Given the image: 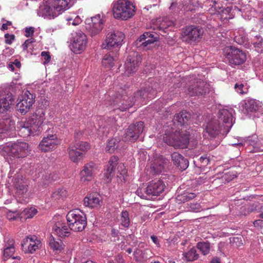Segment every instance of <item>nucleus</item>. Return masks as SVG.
<instances>
[{
	"instance_id": "nucleus-1",
	"label": "nucleus",
	"mask_w": 263,
	"mask_h": 263,
	"mask_svg": "<svg viewBox=\"0 0 263 263\" xmlns=\"http://www.w3.org/2000/svg\"><path fill=\"white\" fill-rule=\"evenodd\" d=\"M156 94V91L152 88L141 90L137 92L134 97H129L128 96H122L121 98L116 97V100H114L109 105L116 106L121 111H124L131 107L137 101L142 102L146 99H152Z\"/></svg>"
},
{
	"instance_id": "nucleus-63",
	"label": "nucleus",
	"mask_w": 263,
	"mask_h": 263,
	"mask_svg": "<svg viewBox=\"0 0 263 263\" xmlns=\"http://www.w3.org/2000/svg\"><path fill=\"white\" fill-rule=\"evenodd\" d=\"M253 224L254 226L256 227L263 228V220L261 219H258L255 220Z\"/></svg>"
},
{
	"instance_id": "nucleus-59",
	"label": "nucleus",
	"mask_w": 263,
	"mask_h": 263,
	"mask_svg": "<svg viewBox=\"0 0 263 263\" xmlns=\"http://www.w3.org/2000/svg\"><path fill=\"white\" fill-rule=\"evenodd\" d=\"M34 32V28L32 27L26 28L25 29V36L27 37L31 36Z\"/></svg>"
},
{
	"instance_id": "nucleus-35",
	"label": "nucleus",
	"mask_w": 263,
	"mask_h": 263,
	"mask_svg": "<svg viewBox=\"0 0 263 263\" xmlns=\"http://www.w3.org/2000/svg\"><path fill=\"white\" fill-rule=\"evenodd\" d=\"M173 24V22L170 20L169 18L167 17L159 18L157 19L156 22V25L157 27L160 30H164V29H166L168 27H170Z\"/></svg>"
},
{
	"instance_id": "nucleus-52",
	"label": "nucleus",
	"mask_w": 263,
	"mask_h": 263,
	"mask_svg": "<svg viewBox=\"0 0 263 263\" xmlns=\"http://www.w3.org/2000/svg\"><path fill=\"white\" fill-rule=\"evenodd\" d=\"M138 159L141 162L145 161L147 158L149 157V156H147V152L143 149L139 150L138 151Z\"/></svg>"
},
{
	"instance_id": "nucleus-55",
	"label": "nucleus",
	"mask_w": 263,
	"mask_h": 263,
	"mask_svg": "<svg viewBox=\"0 0 263 263\" xmlns=\"http://www.w3.org/2000/svg\"><path fill=\"white\" fill-rule=\"evenodd\" d=\"M5 43L7 44L11 45L12 41L15 39V36L14 34H9L8 33L5 34Z\"/></svg>"
},
{
	"instance_id": "nucleus-53",
	"label": "nucleus",
	"mask_w": 263,
	"mask_h": 263,
	"mask_svg": "<svg viewBox=\"0 0 263 263\" xmlns=\"http://www.w3.org/2000/svg\"><path fill=\"white\" fill-rule=\"evenodd\" d=\"M212 3H213V5L212 6V7L214 8L217 12L220 13L221 12H223V11H224L223 8L221 6V5H219L215 1H213Z\"/></svg>"
},
{
	"instance_id": "nucleus-33",
	"label": "nucleus",
	"mask_w": 263,
	"mask_h": 263,
	"mask_svg": "<svg viewBox=\"0 0 263 263\" xmlns=\"http://www.w3.org/2000/svg\"><path fill=\"white\" fill-rule=\"evenodd\" d=\"M85 206L95 208L99 205L100 199L97 195L91 194L86 197L83 200Z\"/></svg>"
},
{
	"instance_id": "nucleus-43",
	"label": "nucleus",
	"mask_w": 263,
	"mask_h": 263,
	"mask_svg": "<svg viewBox=\"0 0 263 263\" xmlns=\"http://www.w3.org/2000/svg\"><path fill=\"white\" fill-rule=\"evenodd\" d=\"M53 10L55 9L51 6V2L49 4H46L44 5L41 8V12L45 17L53 15Z\"/></svg>"
},
{
	"instance_id": "nucleus-34",
	"label": "nucleus",
	"mask_w": 263,
	"mask_h": 263,
	"mask_svg": "<svg viewBox=\"0 0 263 263\" xmlns=\"http://www.w3.org/2000/svg\"><path fill=\"white\" fill-rule=\"evenodd\" d=\"M191 118V115L187 112H181L176 114L173 119L174 123H177L178 125H183L187 123Z\"/></svg>"
},
{
	"instance_id": "nucleus-22",
	"label": "nucleus",
	"mask_w": 263,
	"mask_h": 263,
	"mask_svg": "<svg viewBox=\"0 0 263 263\" xmlns=\"http://www.w3.org/2000/svg\"><path fill=\"white\" fill-rule=\"evenodd\" d=\"M220 123L216 119H213L209 122L206 126V133L212 137H215L221 133L222 131L224 132L223 127L220 125ZM223 133H224L223 132Z\"/></svg>"
},
{
	"instance_id": "nucleus-27",
	"label": "nucleus",
	"mask_w": 263,
	"mask_h": 263,
	"mask_svg": "<svg viewBox=\"0 0 263 263\" xmlns=\"http://www.w3.org/2000/svg\"><path fill=\"white\" fill-rule=\"evenodd\" d=\"M57 235L61 238H64L69 236L70 234V229L69 224L67 225L65 223L60 221L57 222L53 227Z\"/></svg>"
},
{
	"instance_id": "nucleus-13",
	"label": "nucleus",
	"mask_w": 263,
	"mask_h": 263,
	"mask_svg": "<svg viewBox=\"0 0 263 263\" xmlns=\"http://www.w3.org/2000/svg\"><path fill=\"white\" fill-rule=\"evenodd\" d=\"M124 38V34L120 31L109 32L102 45L103 49H110L112 47L121 46Z\"/></svg>"
},
{
	"instance_id": "nucleus-62",
	"label": "nucleus",
	"mask_w": 263,
	"mask_h": 263,
	"mask_svg": "<svg viewBox=\"0 0 263 263\" xmlns=\"http://www.w3.org/2000/svg\"><path fill=\"white\" fill-rule=\"evenodd\" d=\"M151 238L153 242L156 245V247L159 248L160 247V245L159 243V241L158 240V237L155 235H152L151 236Z\"/></svg>"
},
{
	"instance_id": "nucleus-32",
	"label": "nucleus",
	"mask_w": 263,
	"mask_h": 263,
	"mask_svg": "<svg viewBox=\"0 0 263 263\" xmlns=\"http://www.w3.org/2000/svg\"><path fill=\"white\" fill-rule=\"evenodd\" d=\"M157 37L154 36V35L151 32H145L139 38L140 42H142V45L146 47L149 44L154 43L157 41Z\"/></svg>"
},
{
	"instance_id": "nucleus-24",
	"label": "nucleus",
	"mask_w": 263,
	"mask_h": 263,
	"mask_svg": "<svg viewBox=\"0 0 263 263\" xmlns=\"http://www.w3.org/2000/svg\"><path fill=\"white\" fill-rule=\"evenodd\" d=\"M164 161L165 160L160 156L157 157L151 164L149 169L147 168L146 173L149 172V175H153L161 173L164 168Z\"/></svg>"
},
{
	"instance_id": "nucleus-14",
	"label": "nucleus",
	"mask_w": 263,
	"mask_h": 263,
	"mask_svg": "<svg viewBox=\"0 0 263 263\" xmlns=\"http://www.w3.org/2000/svg\"><path fill=\"white\" fill-rule=\"evenodd\" d=\"M209 89V84L203 81L197 80L189 86L187 93L191 96H202L208 93Z\"/></svg>"
},
{
	"instance_id": "nucleus-16",
	"label": "nucleus",
	"mask_w": 263,
	"mask_h": 263,
	"mask_svg": "<svg viewBox=\"0 0 263 263\" xmlns=\"http://www.w3.org/2000/svg\"><path fill=\"white\" fill-rule=\"evenodd\" d=\"M34 125L32 124L29 118L25 121H21L17 123V129L18 134L23 138L28 137L30 135H35L38 130H33Z\"/></svg>"
},
{
	"instance_id": "nucleus-60",
	"label": "nucleus",
	"mask_w": 263,
	"mask_h": 263,
	"mask_svg": "<svg viewBox=\"0 0 263 263\" xmlns=\"http://www.w3.org/2000/svg\"><path fill=\"white\" fill-rule=\"evenodd\" d=\"M118 171L120 172V175L124 176L127 173V171L125 168V166L122 164H120L118 167Z\"/></svg>"
},
{
	"instance_id": "nucleus-39",
	"label": "nucleus",
	"mask_w": 263,
	"mask_h": 263,
	"mask_svg": "<svg viewBox=\"0 0 263 263\" xmlns=\"http://www.w3.org/2000/svg\"><path fill=\"white\" fill-rule=\"evenodd\" d=\"M120 222L122 226L127 228L130 224L129 213L127 211H123L120 215Z\"/></svg>"
},
{
	"instance_id": "nucleus-21",
	"label": "nucleus",
	"mask_w": 263,
	"mask_h": 263,
	"mask_svg": "<svg viewBox=\"0 0 263 263\" xmlns=\"http://www.w3.org/2000/svg\"><path fill=\"white\" fill-rule=\"evenodd\" d=\"M165 185L160 180H154L147 186V193L152 196H158L164 189Z\"/></svg>"
},
{
	"instance_id": "nucleus-31",
	"label": "nucleus",
	"mask_w": 263,
	"mask_h": 263,
	"mask_svg": "<svg viewBox=\"0 0 263 263\" xmlns=\"http://www.w3.org/2000/svg\"><path fill=\"white\" fill-rule=\"evenodd\" d=\"M97 171V166L93 162H90L87 164L83 168V178L85 177V180H90L93 175Z\"/></svg>"
},
{
	"instance_id": "nucleus-3",
	"label": "nucleus",
	"mask_w": 263,
	"mask_h": 263,
	"mask_svg": "<svg viewBox=\"0 0 263 263\" xmlns=\"http://www.w3.org/2000/svg\"><path fill=\"white\" fill-rule=\"evenodd\" d=\"M112 11L115 18L127 20L134 15L136 7L129 1L119 0L112 4Z\"/></svg>"
},
{
	"instance_id": "nucleus-48",
	"label": "nucleus",
	"mask_w": 263,
	"mask_h": 263,
	"mask_svg": "<svg viewBox=\"0 0 263 263\" xmlns=\"http://www.w3.org/2000/svg\"><path fill=\"white\" fill-rule=\"evenodd\" d=\"M146 190L147 187L146 188L139 187L136 191V194L140 198L147 199H148V196L151 195L147 193Z\"/></svg>"
},
{
	"instance_id": "nucleus-17",
	"label": "nucleus",
	"mask_w": 263,
	"mask_h": 263,
	"mask_svg": "<svg viewBox=\"0 0 263 263\" xmlns=\"http://www.w3.org/2000/svg\"><path fill=\"white\" fill-rule=\"evenodd\" d=\"M140 60L137 53H133L128 57L125 63V73L127 76H129L137 71Z\"/></svg>"
},
{
	"instance_id": "nucleus-50",
	"label": "nucleus",
	"mask_w": 263,
	"mask_h": 263,
	"mask_svg": "<svg viewBox=\"0 0 263 263\" xmlns=\"http://www.w3.org/2000/svg\"><path fill=\"white\" fill-rule=\"evenodd\" d=\"M256 37L258 39V42H254L253 45L254 47L256 48V50L258 52H260L262 51V49H263V42L262 39L260 37V36L256 35Z\"/></svg>"
},
{
	"instance_id": "nucleus-54",
	"label": "nucleus",
	"mask_w": 263,
	"mask_h": 263,
	"mask_svg": "<svg viewBox=\"0 0 263 263\" xmlns=\"http://www.w3.org/2000/svg\"><path fill=\"white\" fill-rule=\"evenodd\" d=\"M263 152V140L258 139L257 144L255 146V152Z\"/></svg>"
},
{
	"instance_id": "nucleus-7",
	"label": "nucleus",
	"mask_w": 263,
	"mask_h": 263,
	"mask_svg": "<svg viewBox=\"0 0 263 263\" xmlns=\"http://www.w3.org/2000/svg\"><path fill=\"white\" fill-rule=\"evenodd\" d=\"M103 15L98 14L85 20L86 30L91 36L96 35L102 30L105 21Z\"/></svg>"
},
{
	"instance_id": "nucleus-2",
	"label": "nucleus",
	"mask_w": 263,
	"mask_h": 263,
	"mask_svg": "<svg viewBox=\"0 0 263 263\" xmlns=\"http://www.w3.org/2000/svg\"><path fill=\"white\" fill-rule=\"evenodd\" d=\"M14 102V98L12 93L0 91V113L4 114L9 111ZM14 126L15 122L11 118L0 120V139L2 134L14 128Z\"/></svg>"
},
{
	"instance_id": "nucleus-18",
	"label": "nucleus",
	"mask_w": 263,
	"mask_h": 263,
	"mask_svg": "<svg viewBox=\"0 0 263 263\" xmlns=\"http://www.w3.org/2000/svg\"><path fill=\"white\" fill-rule=\"evenodd\" d=\"M22 247L25 252L32 253L38 249L41 242L35 235L27 237L22 242Z\"/></svg>"
},
{
	"instance_id": "nucleus-42",
	"label": "nucleus",
	"mask_w": 263,
	"mask_h": 263,
	"mask_svg": "<svg viewBox=\"0 0 263 263\" xmlns=\"http://www.w3.org/2000/svg\"><path fill=\"white\" fill-rule=\"evenodd\" d=\"M114 61L115 59L113 58V57L109 53L108 54H106L104 55L103 60H102V64L106 68H111L114 65Z\"/></svg>"
},
{
	"instance_id": "nucleus-30",
	"label": "nucleus",
	"mask_w": 263,
	"mask_h": 263,
	"mask_svg": "<svg viewBox=\"0 0 263 263\" xmlns=\"http://www.w3.org/2000/svg\"><path fill=\"white\" fill-rule=\"evenodd\" d=\"M122 147V143L119 138H115L109 140L106 147V150L109 153H112L116 150Z\"/></svg>"
},
{
	"instance_id": "nucleus-15",
	"label": "nucleus",
	"mask_w": 263,
	"mask_h": 263,
	"mask_svg": "<svg viewBox=\"0 0 263 263\" xmlns=\"http://www.w3.org/2000/svg\"><path fill=\"white\" fill-rule=\"evenodd\" d=\"M144 130V122L140 121L129 126L125 132L124 140L134 142L137 140Z\"/></svg>"
},
{
	"instance_id": "nucleus-46",
	"label": "nucleus",
	"mask_w": 263,
	"mask_h": 263,
	"mask_svg": "<svg viewBox=\"0 0 263 263\" xmlns=\"http://www.w3.org/2000/svg\"><path fill=\"white\" fill-rule=\"evenodd\" d=\"M234 88L236 91L241 95L246 94L248 91V86L247 85H244L241 83H236L235 85Z\"/></svg>"
},
{
	"instance_id": "nucleus-29",
	"label": "nucleus",
	"mask_w": 263,
	"mask_h": 263,
	"mask_svg": "<svg viewBox=\"0 0 263 263\" xmlns=\"http://www.w3.org/2000/svg\"><path fill=\"white\" fill-rule=\"evenodd\" d=\"M71 0H51V6L57 11L68 9L71 6Z\"/></svg>"
},
{
	"instance_id": "nucleus-8",
	"label": "nucleus",
	"mask_w": 263,
	"mask_h": 263,
	"mask_svg": "<svg viewBox=\"0 0 263 263\" xmlns=\"http://www.w3.org/2000/svg\"><path fill=\"white\" fill-rule=\"evenodd\" d=\"M35 102V96L26 90L18 98L16 109L22 114L28 112Z\"/></svg>"
},
{
	"instance_id": "nucleus-44",
	"label": "nucleus",
	"mask_w": 263,
	"mask_h": 263,
	"mask_svg": "<svg viewBox=\"0 0 263 263\" xmlns=\"http://www.w3.org/2000/svg\"><path fill=\"white\" fill-rule=\"evenodd\" d=\"M15 251V248H4V257L5 258V259H7L10 257H12L13 259L17 258V257L13 256V255L14 254Z\"/></svg>"
},
{
	"instance_id": "nucleus-49",
	"label": "nucleus",
	"mask_w": 263,
	"mask_h": 263,
	"mask_svg": "<svg viewBox=\"0 0 263 263\" xmlns=\"http://www.w3.org/2000/svg\"><path fill=\"white\" fill-rule=\"evenodd\" d=\"M134 255L137 260H141L142 259H147L148 258L145 256L143 251L139 249H137L134 252Z\"/></svg>"
},
{
	"instance_id": "nucleus-6",
	"label": "nucleus",
	"mask_w": 263,
	"mask_h": 263,
	"mask_svg": "<svg viewBox=\"0 0 263 263\" xmlns=\"http://www.w3.org/2000/svg\"><path fill=\"white\" fill-rule=\"evenodd\" d=\"M224 55L231 65H239L246 60L245 52L233 46H228L223 50Z\"/></svg>"
},
{
	"instance_id": "nucleus-57",
	"label": "nucleus",
	"mask_w": 263,
	"mask_h": 263,
	"mask_svg": "<svg viewBox=\"0 0 263 263\" xmlns=\"http://www.w3.org/2000/svg\"><path fill=\"white\" fill-rule=\"evenodd\" d=\"M190 209L193 212H198L201 210V207L199 203H191L190 205Z\"/></svg>"
},
{
	"instance_id": "nucleus-19",
	"label": "nucleus",
	"mask_w": 263,
	"mask_h": 263,
	"mask_svg": "<svg viewBox=\"0 0 263 263\" xmlns=\"http://www.w3.org/2000/svg\"><path fill=\"white\" fill-rule=\"evenodd\" d=\"M67 151L69 159L73 162H77L81 159L82 157V141L76 140L74 143L69 146Z\"/></svg>"
},
{
	"instance_id": "nucleus-41",
	"label": "nucleus",
	"mask_w": 263,
	"mask_h": 263,
	"mask_svg": "<svg viewBox=\"0 0 263 263\" xmlns=\"http://www.w3.org/2000/svg\"><path fill=\"white\" fill-rule=\"evenodd\" d=\"M67 194V193L65 189H59L53 193L51 197L54 200H58L66 198Z\"/></svg>"
},
{
	"instance_id": "nucleus-9",
	"label": "nucleus",
	"mask_w": 263,
	"mask_h": 263,
	"mask_svg": "<svg viewBox=\"0 0 263 263\" xmlns=\"http://www.w3.org/2000/svg\"><path fill=\"white\" fill-rule=\"evenodd\" d=\"M203 33V29L196 26L190 25L183 28L182 31V40L189 43L198 41Z\"/></svg>"
},
{
	"instance_id": "nucleus-45",
	"label": "nucleus",
	"mask_w": 263,
	"mask_h": 263,
	"mask_svg": "<svg viewBox=\"0 0 263 263\" xmlns=\"http://www.w3.org/2000/svg\"><path fill=\"white\" fill-rule=\"evenodd\" d=\"M71 50L75 53H81L82 51V43L78 40L75 41L71 45Z\"/></svg>"
},
{
	"instance_id": "nucleus-23",
	"label": "nucleus",
	"mask_w": 263,
	"mask_h": 263,
	"mask_svg": "<svg viewBox=\"0 0 263 263\" xmlns=\"http://www.w3.org/2000/svg\"><path fill=\"white\" fill-rule=\"evenodd\" d=\"M241 104L243 112L250 114L258 109L260 103L255 99H248L242 102Z\"/></svg>"
},
{
	"instance_id": "nucleus-11",
	"label": "nucleus",
	"mask_w": 263,
	"mask_h": 263,
	"mask_svg": "<svg viewBox=\"0 0 263 263\" xmlns=\"http://www.w3.org/2000/svg\"><path fill=\"white\" fill-rule=\"evenodd\" d=\"M234 110L230 107L226 106L219 111L218 121L221 123L224 131L227 134L232 126L233 115L234 114Z\"/></svg>"
},
{
	"instance_id": "nucleus-58",
	"label": "nucleus",
	"mask_w": 263,
	"mask_h": 263,
	"mask_svg": "<svg viewBox=\"0 0 263 263\" xmlns=\"http://www.w3.org/2000/svg\"><path fill=\"white\" fill-rule=\"evenodd\" d=\"M18 217L16 212H9L7 214V218L9 220H14Z\"/></svg>"
},
{
	"instance_id": "nucleus-51",
	"label": "nucleus",
	"mask_w": 263,
	"mask_h": 263,
	"mask_svg": "<svg viewBox=\"0 0 263 263\" xmlns=\"http://www.w3.org/2000/svg\"><path fill=\"white\" fill-rule=\"evenodd\" d=\"M5 245L4 248H15L14 240L11 237H6L5 238Z\"/></svg>"
},
{
	"instance_id": "nucleus-20",
	"label": "nucleus",
	"mask_w": 263,
	"mask_h": 263,
	"mask_svg": "<svg viewBox=\"0 0 263 263\" xmlns=\"http://www.w3.org/2000/svg\"><path fill=\"white\" fill-rule=\"evenodd\" d=\"M45 115V114L42 109H38L32 116L29 118L32 124L34 125L33 130H38L40 132L41 129H43L44 127L45 129V125L44 124Z\"/></svg>"
},
{
	"instance_id": "nucleus-64",
	"label": "nucleus",
	"mask_w": 263,
	"mask_h": 263,
	"mask_svg": "<svg viewBox=\"0 0 263 263\" xmlns=\"http://www.w3.org/2000/svg\"><path fill=\"white\" fill-rule=\"evenodd\" d=\"M81 22H82V20H81V18L79 16H77L73 21L72 25H77L79 24L80 23H81Z\"/></svg>"
},
{
	"instance_id": "nucleus-5",
	"label": "nucleus",
	"mask_w": 263,
	"mask_h": 263,
	"mask_svg": "<svg viewBox=\"0 0 263 263\" xmlns=\"http://www.w3.org/2000/svg\"><path fill=\"white\" fill-rule=\"evenodd\" d=\"M4 150L10 157L13 158L26 157L30 152L28 144L25 142L8 143L4 147Z\"/></svg>"
},
{
	"instance_id": "nucleus-12",
	"label": "nucleus",
	"mask_w": 263,
	"mask_h": 263,
	"mask_svg": "<svg viewBox=\"0 0 263 263\" xmlns=\"http://www.w3.org/2000/svg\"><path fill=\"white\" fill-rule=\"evenodd\" d=\"M81 212L80 209H74L67 214L66 218L71 230L75 232L82 231V216L80 214Z\"/></svg>"
},
{
	"instance_id": "nucleus-40",
	"label": "nucleus",
	"mask_w": 263,
	"mask_h": 263,
	"mask_svg": "<svg viewBox=\"0 0 263 263\" xmlns=\"http://www.w3.org/2000/svg\"><path fill=\"white\" fill-rule=\"evenodd\" d=\"M49 245L52 249L61 251L63 249V242L61 240L58 239V240H56L51 235L49 237Z\"/></svg>"
},
{
	"instance_id": "nucleus-47",
	"label": "nucleus",
	"mask_w": 263,
	"mask_h": 263,
	"mask_svg": "<svg viewBox=\"0 0 263 263\" xmlns=\"http://www.w3.org/2000/svg\"><path fill=\"white\" fill-rule=\"evenodd\" d=\"M37 213V210L34 208L25 209L22 212V214L26 216L25 218H30L34 216Z\"/></svg>"
},
{
	"instance_id": "nucleus-25",
	"label": "nucleus",
	"mask_w": 263,
	"mask_h": 263,
	"mask_svg": "<svg viewBox=\"0 0 263 263\" xmlns=\"http://www.w3.org/2000/svg\"><path fill=\"white\" fill-rule=\"evenodd\" d=\"M13 184L20 195H23L27 192V182L21 174H17L14 178Z\"/></svg>"
},
{
	"instance_id": "nucleus-56",
	"label": "nucleus",
	"mask_w": 263,
	"mask_h": 263,
	"mask_svg": "<svg viewBox=\"0 0 263 263\" xmlns=\"http://www.w3.org/2000/svg\"><path fill=\"white\" fill-rule=\"evenodd\" d=\"M41 56L44 58L45 61L44 63L47 64L51 60V57L50 55V53L47 51H42L41 52Z\"/></svg>"
},
{
	"instance_id": "nucleus-61",
	"label": "nucleus",
	"mask_w": 263,
	"mask_h": 263,
	"mask_svg": "<svg viewBox=\"0 0 263 263\" xmlns=\"http://www.w3.org/2000/svg\"><path fill=\"white\" fill-rule=\"evenodd\" d=\"M258 138L256 137H252L249 140V144L251 145L254 148V152H255V146L257 144Z\"/></svg>"
},
{
	"instance_id": "nucleus-38",
	"label": "nucleus",
	"mask_w": 263,
	"mask_h": 263,
	"mask_svg": "<svg viewBox=\"0 0 263 263\" xmlns=\"http://www.w3.org/2000/svg\"><path fill=\"white\" fill-rule=\"evenodd\" d=\"M196 247L203 255H208L211 250V245L208 241H200L197 243Z\"/></svg>"
},
{
	"instance_id": "nucleus-4",
	"label": "nucleus",
	"mask_w": 263,
	"mask_h": 263,
	"mask_svg": "<svg viewBox=\"0 0 263 263\" xmlns=\"http://www.w3.org/2000/svg\"><path fill=\"white\" fill-rule=\"evenodd\" d=\"M189 132L176 131L175 132H166L163 140L167 145L176 148H183L187 147L189 142Z\"/></svg>"
},
{
	"instance_id": "nucleus-28",
	"label": "nucleus",
	"mask_w": 263,
	"mask_h": 263,
	"mask_svg": "<svg viewBox=\"0 0 263 263\" xmlns=\"http://www.w3.org/2000/svg\"><path fill=\"white\" fill-rule=\"evenodd\" d=\"M172 159L174 164L179 169L182 170H186L189 166V161L184 158L180 154L175 152L172 155Z\"/></svg>"
},
{
	"instance_id": "nucleus-26",
	"label": "nucleus",
	"mask_w": 263,
	"mask_h": 263,
	"mask_svg": "<svg viewBox=\"0 0 263 263\" xmlns=\"http://www.w3.org/2000/svg\"><path fill=\"white\" fill-rule=\"evenodd\" d=\"M118 161V158L117 157L114 156L110 158L107 167L104 173V180L106 182L108 183L111 181Z\"/></svg>"
},
{
	"instance_id": "nucleus-10",
	"label": "nucleus",
	"mask_w": 263,
	"mask_h": 263,
	"mask_svg": "<svg viewBox=\"0 0 263 263\" xmlns=\"http://www.w3.org/2000/svg\"><path fill=\"white\" fill-rule=\"evenodd\" d=\"M48 134L46 137L43 138V140L39 144V148L42 151L47 152L52 151L57 147V146L60 143V140L58 138L55 134L51 130H47Z\"/></svg>"
},
{
	"instance_id": "nucleus-37",
	"label": "nucleus",
	"mask_w": 263,
	"mask_h": 263,
	"mask_svg": "<svg viewBox=\"0 0 263 263\" xmlns=\"http://www.w3.org/2000/svg\"><path fill=\"white\" fill-rule=\"evenodd\" d=\"M183 258L188 261H193L197 260L199 257V254L197 253L195 248H192L187 252L183 254Z\"/></svg>"
},
{
	"instance_id": "nucleus-36",
	"label": "nucleus",
	"mask_w": 263,
	"mask_h": 263,
	"mask_svg": "<svg viewBox=\"0 0 263 263\" xmlns=\"http://www.w3.org/2000/svg\"><path fill=\"white\" fill-rule=\"evenodd\" d=\"M196 195L194 193H190L188 192H184L183 193L178 194L176 198V201L178 203L186 202L194 198Z\"/></svg>"
}]
</instances>
